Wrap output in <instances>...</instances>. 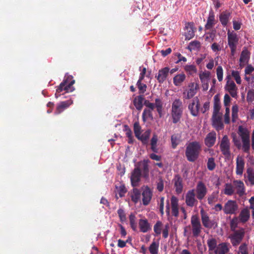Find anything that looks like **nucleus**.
<instances>
[{
	"label": "nucleus",
	"mask_w": 254,
	"mask_h": 254,
	"mask_svg": "<svg viewBox=\"0 0 254 254\" xmlns=\"http://www.w3.org/2000/svg\"><path fill=\"white\" fill-rule=\"evenodd\" d=\"M245 233L244 229L241 228L235 231L233 234L229 236V238L233 246H237L241 243L244 237Z\"/></svg>",
	"instance_id": "0eeeda50"
},
{
	"label": "nucleus",
	"mask_w": 254,
	"mask_h": 254,
	"mask_svg": "<svg viewBox=\"0 0 254 254\" xmlns=\"http://www.w3.org/2000/svg\"><path fill=\"white\" fill-rule=\"evenodd\" d=\"M239 217L241 222L246 223L250 217V210L247 208L243 209L240 212Z\"/></svg>",
	"instance_id": "2f4dec72"
},
{
	"label": "nucleus",
	"mask_w": 254,
	"mask_h": 254,
	"mask_svg": "<svg viewBox=\"0 0 254 254\" xmlns=\"http://www.w3.org/2000/svg\"><path fill=\"white\" fill-rule=\"evenodd\" d=\"M195 193L198 200H201L203 199L207 192V189L202 181H199L196 186Z\"/></svg>",
	"instance_id": "9b49d317"
},
{
	"label": "nucleus",
	"mask_w": 254,
	"mask_h": 254,
	"mask_svg": "<svg viewBox=\"0 0 254 254\" xmlns=\"http://www.w3.org/2000/svg\"><path fill=\"white\" fill-rule=\"evenodd\" d=\"M216 140V133L215 131H211L208 133L204 139V143L208 147L213 146Z\"/></svg>",
	"instance_id": "412c9836"
},
{
	"label": "nucleus",
	"mask_w": 254,
	"mask_h": 254,
	"mask_svg": "<svg viewBox=\"0 0 254 254\" xmlns=\"http://www.w3.org/2000/svg\"><path fill=\"white\" fill-rule=\"evenodd\" d=\"M230 13L225 12H222L219 16V20L223 26H226L228 22Z\"/></svg>",
	"instance_id": "ea45409f"
},
{
	"label": "nucleus",
	"mask_w": 254,
	"mask_h": 254,
	"mask_svg": "<svg viewBox=\"0 0 254 254\" xmlns=\"http://www.w3.org/2000/svg\"><path fill=\"white\" fill-rule=\"evenodd\" d=\"M216 23V21L215 19V15L214 12L211 10L209 12L207 22L205 25V28L207 30L211 29Z\"/></svg>",
	"instance_id": "a878e982"
},
{
	"label": "nucleus",
	"mask_w": 254,
	"mask_h": 254,
	"mask_svg": "<svg viewBox=\"0 0 254 254\" xmlns=\"http://www.w3.org/2000/svg\"><path fill=\"white\" fill-rule=\"evenodd\" d=\"M216 74L218 81H222L223 78V70L221 66H218L217 67Z\"/></svg>",
	"instance_id": "5fc2aeb1"
},
{
	"label": "nucleus",
	"mask_w": 254,
	"mask_h": 254,
	"mask_svg": "<svg viewBox=\"0 0 254 254\" xmlns=\"http://www.w3.org/2000/svg\"><path fill=\"white\" fill-rule=\"evenodd\" d=\"M244 178L246 179L245 180L246 183L248 180L251 185L254 186V170L253 168L249 167L247 169L246 173L244 174Z\"/></svg>",
	"instance_id": "c85d7f7f"
},
{
	"label": "nucleus",
	"mask_w": 254,
	"mask_h": 254,
	"mask_svg": "<svg viewBox=\"0 0 254 254\" xmlns=\"http://www.w3.org/2000/svg\"><path fill=\"white\" fill-rule=\"evenodd\" d=\"M239 254H248L247 245L245 244L241 245L239 248Z\"/></svg>",
	"instance_id": "0e129e2a"
},
{
	"label": "nucleus",
	"mask_w": 254,
	"mask_h": 254,
	"mask_svg": "<svg viewBox=\"0 0 254 254\" xmlns=\"http://www.w3.org/2000/svg\"><path fill=\"white\" fill-rule=\"evenodd\" d=\"M208 203L210 205H212L213 203L217 201V193L213 192L207 198Z\"/></svg>",
	"instance_id": "603ef678"
},
{
	"label": "nucleus",
	"mask_w": 254,
	"mask_h": 254,
	"mask_svg": "<svg viewBox=\"0 0 254 254\" xmlns=\"http://www.w3.org/2000/svg\"><path fill=\"white\" fill-rule=\"evenodd\" d=\"M144 99L142 95L137 96L133 99V105L137 110L140 111L142 109Z\"/></svg>",
	"instance_id": "f704fd0d"
},
{
	"label": "nucleus",
	"mask_w": 254,
	"mask_h": 254,
	"mask_svg": "<svg viewBox=\"0 0 254 254\" xmlns=\"http://www.w3.org/2000/svg\"><path fill=\"white\" fill-rule=\"evenodd\" d=\"M72 103L73 101L71 100H68L60 102L57 106L55 114L56 115L61 114L64 110L72 104Z\"/></svg>",
	"instance_id": "5701e85b"
},
{
	"label": "nucleus",
	"mask_w": 254,
	"mask_h": 254,
	"mask_svg": "<svg viewBox=\"0 0 254 254\" xmlns=\"http://www.w3.org/2000/svg\"><path fill=\"white\" fill-rule=\"evenodd\" d=\"M230 247V244L222 243L219 244L215 252L216 254H226L229 252Z\"/></svg>",
	"instance_id": "cd10ccee"
},
{
	"label": "nucleus",
	"mask_w": 254,
	"mask_h": 254,
	"mask_svg": "<svg viewBox=\"0 0 254 254\" xmlns=\"http://www.w3.org/2000/svg\"><path fill=\"white\" fill-rule=\"evenodd\" d=\"M141 195L142 196V203L144 205H148L152 197V191L147 186L141 188Z\"/></svg>",
	"instance_id": "f8f14e48"
},
{
	"label": "nucleus",
	"mask_w": 254,
	"mask_h": 254,
	"mask_svg": "<svg viewBox=\"0 0 254 254\" xmlns=\"http://www.w3.org/2000/svg\"><path fill=\"white\" fill-rule=\"evenodd\" d=\"M158 140L157 135L155 133L153 134L151 139L150 145L151 150L155 153H157L158 152V149L157 145Z\"/></svg>",
	"instance_id": "58836bf2"
},
{
	"label": "nucleus",
	"mask_w": 254,
	"mask_h": 254,
	"mask_svg": "<svg viewBox=\"0 0 254 254\" xmlns=\"http://www.w3.org/2000/svg\"><path fill=\"white\" fill-rule=\"evenodd\" d=\"M212 126L218 131L224 128V125L222 121V116L220 114L212 115Z\"/></svg>",
	"instance_id": "6ab92c4d"
},
{
	"label": "nucleus",
	"mask_w": 254,
	"mask_h": 254,
	"mask_svg": "<svg viewBox=\"0 0 254 254\" xmlns=\"http://www.w3.org/2000/svg\"><path fill=\"white\" fill-rule=\"evenodd\" d=\"M199 89L198 84L194 82L191 83L189 85V90L185 97L187 99L192 98L197 93Z\"/></svg>",
	"instance_id": "b1692460"
},
{
	"label": "nucleus",
	"mask_w": 254,
	"mask_h": 254,
	"mask_svg": "<svg viewBox=\"0 0 254 254\" xmlns=\"http://www.w3.org/2000/svg\"><path fill=\"white\" fill-rule=\"evenodd\" d=\"M247 99L248 102H252L254 101V90H251L247 93Z\"/></svg>",
	"instance_id": "052dcab7"
},
{
	"label": "nucleus",
	"mask_w": 254,
	"mask_h": 254,
	"mask_svg": "<svg viewBox=\"0 0 254 254\" xmlns=\"http://www.w3.org/2000/svg\"><path fill=\"white\" fill-rule=\"evenodd\" d=\"M220 149L222 154L227 158L231 156L230 142L228 137L225 135L223 137L220 144Z\"/></svg>",
	"instance_id": "423d86ee"
},
{
	"label": "nucleus",
	"mask_w": 254,
	"mask_h": 254,
	"mask_svg": "<svg viewBox=\"0 0 254 254\" xmlns=\"http://www.w3.org/2000/svg\"><path fill=\"white\" fill-rule=\"evenodd\" d=\"M183 112V103L179 99H175L172 105L171 116L174 124H177L180 121Z\"/></svg>",
	"instance_id": "20e7f679"
},
{
	"label": "nucleus",
	"mask_w": 254,
	"mask_h": 254,
	"mask_svg": "<svg viewBox=\"0 0 254 254\" xmlns=\"http://www.w3.org/2000/svg\"><path fill=\"white\" fill-rule=\"evenodd\" d=\"M238 133L242 140L243 151L248 154L247 157H251L250 155L251 141L249 130L246 127L240 126L238 127Z\"/></svg>",
	"instance_id": "7ed1b4c3"
},
{
	"label": "nucleus",
	"mask_w": 254,
	"mask_h": 254,
	"mask_svg": "<svg viewBox=\"0 0 254 254\" xmlns=\"http://www.w3.org/2000/svg\"><path fill=\"white\" fill-rule=\"evenodd\" d=\"M179 200L177 197L173 195L171 198V205L172 214L176 217L179 216Z\"/></svg>",
	"instance_id": "4be33fe9"
},
{
	"label": "nucleus",
	"mask_w": 254,
	"mask_h": 254,
	"mask_svg": "<svg viewBox=\"0 0 254 254\" xmlns=\"http://www.w3.org/2000/svg\"><path fill=\"white\" fill-rule=\"evenodd\" d=\"M250 53L247 49L243 50L241 53L239 60L240 66L243 67L245 65L248 63L250 59Z\"/></svg>",
	"instance_id": "393cba45"
},
{
	"label": "nucleus",
	"mask_w": 254,
	"mask_h": 254,
	"mask_svg": "<svg viewBox=\"0 0 254 254\" xmlns=\"http://www.w3.org/2000/svg\"><path fill=\"white\" fill-rule=\"evenodd\" d=\"M207 167L209 171H213L215 169L216 167V163L213 157H210L208 159Z\"/></svg>",
	"instance_id": "8fccbe9b"
},
{
	"label": "nucleus",
	"mask_w": 254,
	"mask_h": 254,
	"mask_svg": "<svg viewBox=\"0 0 254 254\" xmlns=\"http://www.w3.org/2000/svg\"><path fill=\"white\" fill-rule=\"evenodd\" d=\"M238 210V205L235 200H229L224 205V213L226 214H235Z\"/></svg>",
	"instance_id": "6e6552de"
},
{
	"label": "nucleus",
	"mask_w": 254,
	"mask_h": 254,
	"mask_svg": "<svg viewBox=\"0 0 254 254\" xmlns=\"http://www.w3.org/2000/svg\"><path fill=\"white\" fill-rule=\"evenodd\" d=\"M200 215L203 226L205 228H212L214 224V222L209 219L208 214L202 209L200 210Z\"/></svg>",
	"instance_id": "a211bd4d"
},
{
	"label": "nucleus",
	"mask_w": 254,
	"mask_h": 254,
	"mask_svg": "<svg viewBox=\"0 0 254 254\" xmlns=\"http://www.w3.org/2000/svg\"><path fill=\"white\" fill-rule=\"evenodd\" d=\"M149 175V168L147 162L144 163L143 165V176L146 178Z\"/></svg>",
	"instance_id": "e2e57ef3"
},
{
	"label": "nucleus",
	"mask_w": 254,
	"mask_h": 254,
	"mask_svg": "<svg viewBox=\"0 0 254 254\" xmlns=\"http://www.w3.org/2000/svg\"><path fill=\"white\" fill-rule=\"evenodd\" d=\"M201 146L198 141H192L187 144L185 155L187 159L190 162H195L199 157Z\"/></svg>",
	"instance_id": "f257e3e1"
},
{
	"label": "nucleus",
	"mask_w": 254,
	"mask_h": 254,
	"mask_svg": "<svg viewBox=\"0 0 254 254\" xmlns=\"http://www.w3.org/2000/svg\"><path fill=\"white\" fill-rule=\"evenodd\" d=\"M172 182L174 183L176 193L178 194H181L183 191L184 187L183 179L178 174L175 175Z\"/></svg>",
	"instance_id": "dca6fc26"
},
{
	"label": "nucleus",
	"mask_w": 254,
	"mask_h": 254,
	"mask_svg": "<svg viewBox=\"0 0 254 254\" xmlns=\"http://www.w3.org/2000/svg\"><path fill=\"white\" fill-rule=\"evenodd\" d=\"M239 38L236 33H228V43L231 50V54L234 56L236 53Z\"/></svg>",
	"instance_id": "1a4fd4ad"
},
{
	"label": "nucleus",
	"mask_w": 254,
	"mask_h": 254,
	"mask_svg": "<svg viewBox=\"0 0 254 254\" xmlns=\"http://www.w3.org/2000/svg\"><path fill=\"white\" fill-rule=\"evenodd\" d=\"M141 194V191L137 188H133L130 194L132 201L134 203H137L140 199Z\"/></svg>",
	"instance_id": "473e14b6"
},
{
	"label": "nucleus",
	"mask_w": 254,
	"mask_h": 254,
	"mask_svg": "<svg viewBox=\"0 0 254 254\" xmlns=\"http://www.w3.org/2000/svg\"><path fill=\"white\" fill-rule=\"evenodd\" d=\"M185 202L186 205L190 207H193L197 205L198 200L195 197L194 189H191L187 191L185 196Z\"/></svg>",
	"instance_id": "9d476101"
},
{
	"label": "nucleus",
	"mask_w": 254,
	"mask_h": 254,
	"mask_svg": "<svg viewBox=\"0 0 254 254\" xmlns=\"http://www.w3.org/2000/svg\"><path fill=\"white\" fill-rule=\"evenodd\" d=\"M231 99L228 94H225L224 97V105L225 107H227L230 106V103Z\"/></svg>",
	"instance_id": "774afa93"
},
{
	"label": "nucleus",
	"mask_w": 254,
	"mask_h": 254,
	"mask_svg": "<svg viewBox=\"0 0 254 254\" xmlns=\"http://www.w3.org/2000/svg\"><path fill=\"white\" fill-rule=\"evenodd\" d=\"M186 79V75L184 73H181L176 75L173 78V83L175 85L180 86L183 82Z\"/></svg>",
	"instance_id": "4c0bfd02"
},
{
	"label": "nucleus",
	"mask_w": 254,
	"mask_h": 254,
	"mask_svg": "<svg viewBox=\"0 0 254 254\" xmlns=\"http://www.w3.org/2000/svg\"><path fill=\"white\" fill-rule=\"evenodd\" d=\"M185 70L190 75H193L197 72V68L193 64H187L184 67Z\"/></svg>",
	"instance_id": "79ce46f5"
},
{
	"label": "nucleus",
	"mask_w": 254,
	"mask_h": 254,
	"mask_svg": "<svg viewBox=\"0 0 254 254\" xmlns=\"http://www.w3.org/2000/svg\"><path fill=\"white\" fill-rule=\"evenodd\" d=\"M188 108L193 116L196 117L198 115L200 109L199 100L197 97L194 98L192 102L189 105Z\"/></svg>",
	"instance_id": "2eb2a0df"
},
{
	"label": "nucleus",
	"mask_w": 254,
	"mask_h": 254,
	"mask_svg": "<svg viewBox=\"0 0 254 254\" xmlns=\"http://www.w3.org/2000/svg\"><path fill=\"white\" fill-rule=\"evenodd\" d=\"M234 189L240 196H243L245 193V187L243 182L241 180H235L233 181Z\"/></svg>",
	"instance_id": "f3484780"
},
{
	"label": "nucleus",
	"mask_w": 254,
	"mask_h": 254,
	"mask_svg": "<svg viewBox=\"0 0 254 254\" xmlns=\"http://www.w3.org/2000/svg\"><path fill=\"white\" fill-rule=\"evenodd\" d=\"M181 135L179 133L173 134L171 137L172 147L175 149L181 141Z\"/></svg>",
	"instance_id": "c9c22d12"
},
{
	"label": "nucleus",
	"mask_w": 254,
	"mask_h": 254,
	"mask_svg": "<svg viewBox=\"0 0 254 254\" xmlns=\"http://www.w3.org/2000/svg\"><path fill=\"white\" fill-rule=\"evenodd\" d=\"M226 83L224 89L228 92L230 95L236 98L237 96L238 88L234 81L231 79L230 75H227L226 77Z\"/></svg>",
	"instance_id": "39448f33"
},
{
	"label": "nucleus",
	"mask_w": 254,
	"mask_h": 254,
	"mask_svg": "<svg viewBox=\"0 0 254 254\" xmlns=\"http://www.w3.org/2000/svg\"><path fill=\"white\" fill-rule=\"evenodd\" d=\"M221 108L220 101L218 95H216L214 97V105L213 114H219V111Z\"/></svg>",
	"instance_id": "e433bc0d"
},
{
	"label": "nucleus",
	"mask_w": 254,
	"mask_h": 254,
	"mask_svg": "<svg viewBox=\"0 0 254 254\" xmlns=\"http://www.w3.org/2000/svg\"><path fill=\"white\" fill-rule=\"evenodd\" d=\"M138 225L140 231L144 233L147 232L151 229L150 225L146 219H139Z\"/></svg>",
	"instance_id": "bb28decb"
},
{
	"label": "nucleus",
	"mask_w": 254,
	"mask_h": 254,
	"mask_svg": "<svg viewBox=\"0 0 254 254\" xmlns=\"http://www.w3.org/2000/svg\"><path fill=\"white\" fill-rule=\"evenodd\" d=\"M157 189L160 192H161L163 190L164 182L161 178L159 179V181L157 183Z\"/></svg>",
	"instance_id": "338daca9"
},
{
	"label": "nucleus",
	"mask_w": 254,
	"mask_h": 254,
	"mask_svg": "<svg viewBox=\"0 0 254 254\" xmlns=\"http://www.w3.org/2000/svg\"><path fill=\"white\" fill-rule=\"evenodd\" d=\"M163 224L160 221H158L154 225L153 230L155 234L157 235H160Z\"/></svg>",
	"instance_id": "3c124183"
},
{
	"label": "nucleus",
	"mask_w": 254,
	"mask_h": 254,
	"mask_svg": "<svg viewBox=\"0 0 254 254\" xmlns=\"http://www.w3.org/2000/svg\"><path fill=\"white\" fill-rule=\"evenodd\" d=\"M155 107L156 108L157 111L160 115L161 116V114L163 110V102L160 98H156L155 100Z\"/></svg>",
	"instance_id": "c03bdc74"
},
{
	"label": "nucleus",
	"mask_w": 254,
	"mask_h": 254,
	"mask_svg": "<svg viewBox=\"0 0 254 254\" xmlns=\"http://www.w3.org/2000/svg\"><path fill=\"white\" fill-rule=\"evenodd\" d=\"M151 130L150 129L146 130L142 134H140L138 137L136 138L140 140L142 144L147 145L148 143L149 139L150 136Z\"/></svg>",
	"instance_id": "72a5a7b5"
},
{
	"label": "nucleus",
	"mask_w": 254,
	"mask_h": 254,
	"mask_svg": "<svg viewBox=\"0 0 254 254\" xmlns=\"http://www.w3.org/2000/svg\"><path fill=\"white\" fill-rule=\"evenodd\" d=\"M199 78L202 83H204L209 76V72H202L199 75Z\"/></svg>",
	"instance_id": "bf43d9fd"
},
{
	"label": "nucleus",
	"mask_w": 254,
	"mask_h": 254,
	"mask_svg": "<svg viewBox=\"0 0 254 254\" xmlns=\"http://www.w3.org/2000/svg\"><path fill=\"white\" fill-rule=\"evenodd\" d=\"M245 160L242 156H238L236 158V174L242 176L245 168Z\"/></svg>",
	"instance_id": "aec40b11"
},
{
	"label": "nucleus",
	"mask_w": 254,
	"mask_h": 254,
	"mask_svg": "<svg viewBox=\"0 0 254 254\" xmlns=\"http://www.w3.org/2000/svg\"><path fill=\"white\" fill-rule=\"evenodd\" d=\"M151 109H144L143 113H142V120L144 122H146L147 119H153V115Z\"/></svg>",
	"instance_id": "37998d69"
},
{
	"label": "nucleus",
	"mask_w": 254,
	"mask_h": 254,
	"mask_svg": "<svg viewBox=\"0 0 254 254\" xmlns=\"http://www.w3.org/2000/svg\"><path fill=\"white\" fill-rule=\"evenodd\" d=\"M169 72V68L165 67L159 70L158 74L156 76L159 83H163L166 79Z\"/></svg>",
	"instance_id": "c756f323"
},
{
	"label": "nucleus",
	"mask_w": 254,
	"mask_h": 254,
	"mask_svg": "<svg viewBox=\"0 0 254 254\" xmlns=\"http://www.w3.org/2000/svg\"><path fill=\"white\" fill-rule=\"evenodd\" d=\"M186 28L187 29V32H185V34L186 39L190 40L194 36L193 23H188V25L186 26Z\"/></svg>",
	"instance_id": "7c9ffc66"
},
{
	"label": "nucleus",
	"mask_w": 254,
	"mask_h": 254,
	"mask_svg": "<svg viewBox=\"0 0 254 254\" xmlns=\"http://www.w3.org/2000/svg\"><path fill=\"white\" fill-rule=\"evenodd\" d=\"M232 76L234 78L236 83L238 84H241V78L240 75V73L237 70L232 71Z\"/></svg>",
	"instance_id": "864d4df0"
},
{
	"label": "nucleus",
	"mask_w": 254,
	"mask_h": 254,
	"mask_svg": "<svg viewBox=\"0 0 254 254\" xmlns=\"http://www.w3.org/2000/svg\"><path fill=\"white\" fill-rule=\"evenodd\" d=\"M169 229L170 226L169 224L167 223L165 225L162 230V236L164 238L166 239L168 237Z\"/></svg>",
	"instance_id": "13d9d810"
},
{
	"label": "nucleus",
	"mask_w": 254,
	"mask_h": 254,
	"mask_svg": "<svg viewBox=\"0 0 254 254\" xmlns=\"http://www.w3.org/2000/svg\"><path fill=\"white\" fill-rule=\"evenodd\" d=\"M129 220L130 227L133 231H136L137 224L136 223V217L134 214L131 213L129 216Z\"/></svg>",
	"instance_id": "a18cd8bd"
},
{
	"label": "nucleus",
	"mask_w": 254,
	"mask_h": 254,
	"mask_svg": "<svg viewBox=\"0 0 254 254\" xmlns=\"http://www.w3.org/2000/svg\"><path fill=\"white\" fill-rule=\"evenodd\" d=\"M254 71V67L251 64H248L245 69V74L250 75Z\"/></svg>",
	"instance_id": "69168bd1"
},
{
	"label": "nucleus",
	"mask_w": 254,
	"mask_h": 254,
	"mask_svg": "<svg viewBox=\"0 0 254 254\" xmlns=\"http://www.w3.org/2000/svg\"><path fill=\"white\" fill-rule=\"evenodd\" d=\"M215 30H212L207 33V35L206 37V40H209L210 42H212L214 41V38L215 37Z\"/></svg>",
	"instance_id": "680f3d73"
},
{
	"label": "nucleus",
	"mask_w": 254,
	"mask_h": 254,
	"mask_svg": "<svg viewBox=\"0 0 254 254\" xmlns=\"http://www.w3.org/2000/svg\"><path fill=\"white\" fill-rule=\"evenodd\" d=\"M141 176V169L138 167H135L131 172L130 176V182L132 187H135L138 186Z\"/></svg>",
	"instance_id": "4468645a"
},
{
	"label": "nucleus",
	"mask_w": 254,
	"mask_h": 254,
	"mask_svg": "<svg viewBox=\"0 0 254 254\" xmlns=\"http://www.w3.org/2000/svg\"><path fill=\"white\" fill-rule=\"evenodd\" d=\"M133 130L136 137H138L141 134V127L138 122H135L133 125Z\"/></svg>",
	"instance_id": "6e6d98bb"
},
{
	"label": "nucleus",
	"mask_w": 254,
	"mask_h": 254,
	"mask_svg": "<svg viewBox=\"0 0 254 254\" xmlns=\"http://www.w3.org/2000/svg\"><path fill=\"white\" fill-rule=\"evenodd\" d=\"M192 236L197 238L201 232V226L200 222L197 217L193 216L191 219Z\"/></svg>",
	"instance_id": "ddd939ff"
},
{
	"label": "nucleus",
	"mask_w": 254,
	"mask_h": 254,
	"mask_svg": "<svg viewBox=\"0 0 254 254\" xmlns=\"http://www.w3.org/2000/svg\"><path fill=\"white\" fill-rule=\"evenodd\" d=\"M207 245L209 248V251H213L216 247L217 241L214 238L209 239L207 240Z\"/></svg>",
	"instance_id": "09e8293b"
},
{
	"label": "nucleus",
	"mask_w": 254,
	"mask_h": 254,
	"mask_svg": "<svg viewBox=\"0 0 254 254\" xmlns=\"http://www.w3.org/2000/svg\"><path fill=\"white\" fill-rule=\"evenodd\" d=\"M224 193L228 195H232L234 193V189L233 184L227 183L225 184V188Z\"/></svg>",
	"instance_id": "de8ad7c7"
},
{
	"label": "nucleus",
	"mask_w": 254,
	"mask_h": 254,
	"mask_svg": "<svg viewBox=\"0 0 254 254\" xmlns=\"http://www.w3.org/2000/svg\"><path fill=\"white\" fill-rule=\"evenodd\" d=\"M117 213L120 218V222L122 223H126L127 221V218L125 211L122 208H119L117 210Z\"/></svg>",
	"instance_id": "49530a36"
},
{
	"label": "nucleus",
	"mask_w": 254,
	"mask_h": 254,
	"mask_svg": "<svg viewBox=\"0 0 254 254\" xmlns=\"http://www.w3.org/2000/svg\"><path fill=\"white\" fill-rule=\"evenodd\" d=\"M136 85L139 90V94H143L146 91L147 88L146 84L142 83L140 81H137Z\"/></svg>",
	"instance_id": "4d7b16f0"
},
{
	"label": "nucleus",
	"mask_w": 254,
	"mask_h": 254,
	"mask_svg": "<svg viewBox=\"0 0 254 254\" xmlns=\"http://www.w3.org/2000/svg\"><path fill=\"white\" fill-rule=\"evenodd\" d=\"M159 246V242L153 241L149 247V251L151 254H158V248Z\"/></svg>",
	"instance_id": "a19ab883"
},
{
	"label": "nucleus",
	"mask_w": 254,
	"mask_h": 254,
	"mask_svg": "<svg viewBox=\"0 0 254 254\" xmlns=\"http://www.w3.org/2000/svg\"><path fill=\"white\" fill-rule=\"evenodd\" d=\"M75 80L73 79V76L71 75H66L63 81L58 86L55 93V97L59 98L64 93H62L63 91L64 93H68L72 92L74 90V88L72 85L74 84Z\"/></svg>",
	"instance_id": "f03ea898"
}]
</instances>
